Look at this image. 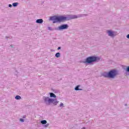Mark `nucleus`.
Returning a JSON list of instances; mask_svg holds the SVG:
<instances>
[{
  "mask_svg": "<svg viewBox=\"0 0 129 129\" xmlns=\"http://www.w3.org/2000/svg\"><path fill=\"white\" fill-rule=\"evenodd\" d=\"M81 16L77 15H69L67 16H53L50 17V21H53V24H56V23H62L66 21H70V20H74L75 19H78Z\"/></svg>",
  "mask_w": 129,
  "mask_h": 129,
  "instance_id": "nucleus-1",
  "label": "nucleus"
},
{
  "mask_svg": "<svg viewBox=\"0 0 129 129\" xmlns=\"http://www.w3.org/2000/svg\"><path fill=\"white\" fill-rule=\"evenodd\" d=\"M49 97L43 96V99L44 100V102L46 105H51V104H53L52 106L57 105V104L59 103V101L57 100L56 97L57 96L53 93H49Z\"/></svg>",
  "mask_w": 129,
  "mask_h": 129,
  "instance_id": "nucleus-2",
  "label": "nucleus"
},
{
  "mask_svg": "<svg viewBox=\"0 0 129 129\" xmlns=\"http://www.w3.org/2000/svg\"><path fill=\"white\" fill-rule=\"evenodd\" d=\"M99 61H100V57L99 56L92 55L87 57L84 61H82V63L90 65L92 63H96V62H99Z\"/></svg>",
  "mask_w": 129,
  "mask_h": 129,
  "instance_id": "nucleus-3",
  "label": "nucleus"
},
{
  "mask_svg": "<svg viewBox=\"0 0 129 129\" xmlns=\"http://www.w3.org/2000/svg\"><path fill=\"white\" fill-rule=\"evenodd\" d=\"M116 75H118V71L115 69L111 70L108 73L104 72L102 74V76L105 78H111L113 79Z\"/></svg>",
  "mask_w": 129,
  "mask_h": 129,
  "instance_id": "nucleus-4",
  "label": "nucleus"
},
{
  "mask_svg": "<svg viewBox=\"0 0 129 129\" xmlns=\"http://www.w3.org/2000/svg\"><path fill=\"white\" fill-rule=\"evenodd\" d=\"M69 28V25L68 24H61L59 26L55 28L56 31H63V30H67Z\"/></svg>",
  "mask_w": 129,
  "mask_h": 129,
  "instance_id": "nucleus-5",
  "label": "nucleus"
},
{
  "mask_svg": "<svg viewBox=\"0 0 129 129\" xmlns=\"http://www.w3.org/2000/svg\"><path fill=\"white\" fill-rule=\"evenodd\" d=\"M107 33L109 37H114V32L112 30H108Z\"/></svg>",
  "mask_w": 129,
  "mask_h": 129,
  "instance_id": "nucleus-6",
  "label": "nucleus"
},
{
  "mask_svg": "<svg viewBox=\"0 0 129 129\" xmlns=\"http://www.w3.org/2000/svg\"><path fill=\"white\" fill-rule=\"evenodd\" d=\"M43 20L42 19H37L36 21V23L37 24H43Z\"/></svg>",
  "mask_w": 129,
  "mask_h": 129,
  "instance_id": "nucleus-7",
  "label": "nucleus"
},
{
  "mask_svg": "<svg viewBox=\"0 0 129 129\" xmlns=\"http://www.w3.org/2000/svg\"><path fill=\"white\" fill-rule=\"evenodd\" d=\"M80 87V85H77V86H76V87L75 88V90H76V91H82V89H80L79 88Z\"/></svg>",
  "mask_w": 129,
  "mask_h": 129,
  "instance_id": "nucleus-8",
  "label": "nucleus"
},
{
  "mask_svg": "<svg viewBox=\"0 0 129 129\" xmlns=\"http://www.w3.org/2000/svg\"><path fill=\"white\" fill-rule=\"evenodd\" d=\"M55 56L56 58H59V57H61V53H60V52H57L55 53Z\"/></svg>",
  "mask_w": 129,
  "mask_h": 129,
  "instance_id": "nucleus-9",
  "label": "nucleus"
},
{
  "mask_svg": "<svg viewBox=\"0 0 129 129\" xmlns=\"http://www.w3.org/2000/svg\"><path fill=\"white\" fill-rule=\"evenodd\" d=\"M40 123H41V124H46L47 120H40Z\"/></svg>",
  "mask_w": 129,
  "mask_h": 129,
  "instance_id": "nucleus-10",
  "label": "nucleus"
},
{
  "mask_svg": "<svg viewBox=\"0 0 129 129\" xmlns=\"http://www.w3.org/2000/svg\"><path fill=\"white\" fill-rule=\"evenodd\" d=\"M15 99L16 100H20V99H22V97L20 95H17L15 96Z\"/></svg>",
  "mask_w": 129,
  "mask_h": 129,
  "instance_id": "nucleus-11",
  "label": "nucleus"
},
{
  "mask_svg": "<svg viewBox=\"0 0 129 129\" xmlns=\"http://www.w3.org/2000/svg\"><path fill=\"white\" fill-rule=\"evenodd\" d=\"M19 5V3H14L12 4V6L13 7H18V5Z\"/></svg>",
  "mask_w": 129,
  "mask_h": 129,
  "instance_id": "nucleus-12",
  "label": "nucleus"
},
{
  "mask_svg": "<svg viewBox=\"0 0 129 129\" xmlns=\"http://www.w3.org/2000/svg\"><path fill=\"white\" fill-rule=\"evenodd\" d=\"M43 126L44 127H48L49 126V123H47L46 124H44Z\"/></svg>",
  "mask_w": 129,
  "mask_h": 129,
  "instance_id": "nucleus-13",
  "label": "nucleus"
},
{
  "mask_svg": "<svg viewBox=\"0 0 129 129\" xmlns=\"http://www.w3.org/2000/svg\"><path fill=\"white\" fill-rule=\"evenodd\" d=\"M59 106H60V107H64V104H63V103H61L59 104Z\"/></svg>",
  "mask_w": 129,
  "mask_h": 129,
  "instance_id": "nucleus-14",
  "label": "nucleus"
},
{
  "mask_svg": "<svg viewBox=\"0 0 129 129\" xmlns=\"http://www.w3.org/2000/svg\"><path fill=\"white\" fill-rule=\"evenodd\" d=\"M126 72L129 73V66L126 67Z\"/></svg>",
  "mask_w": 129,
  "mask_h": 129,
  "instance_id": "nucleus-15",
  "label": "nucleus"
},
{
  "mask_svg": "<svg viewBox=\"0 0 129 129\" xmlns=\"http://www.w3.org/2000/svg\"><path fill=\"white\" fill-rule=\"evenodd\" d=\"M20 121L21 122H24L25 121V120L23 118H20Z\"/></svg>",
  "mask_w": 129,
  "mask_h": 129,
  "instance_id": "nucleus-16",
  "label": "nucleus"
},
{
  "mask_svg": "<svg viewBox=\"0 0 129 129\" xmlns=\"http://www.w3.org/2000/svg\"><path fill=\"white\" fill-rule=\"evenodd\" d=\"M48 30H49V31H53V28L51 27H48Z\"/></svg>",
  "mask_w": 129,
  "mask_h": 129,
  "instance_id": "nucleus-17",
  "label": "nucleus"
},
{
  "mask_svg": "<svg viewBox=\"0 0 129 129\" xmlns=\"http://www.w3.org/2000/svg\"><path fill=\"white\" fill-rule=\"evenodd\" d=\"M9 8H13V5H12V4H9Z\"/></svg>",
  "mask_w": 129,
  "mask_h": 129,
  "instance_id": "nucleus-18",
  "label": "nucleus"
},
{
  "mask_svg": "<svg viewBox=\"0 0 129 129\" xmlns=\"http://www.w3.org/2000/svg\"><path fill=\"white\" fill-rule=\"evenodd\" d=\"M126 37L127 39H129V34H127Z\"/></svg>",
  "mask_w": 129,
  "mask_h": 129,
  "instance_id": "nucleus-19",
  "label": "nucleus"
},
{
  "mask_svg": "<svg viewBox=\"0 0 129 129\" xmlns=\"http://www.w3.org/2000/svg\"><path fill=\"white\" fill-rule=\"evenodd\" d=\"M57 50H61V47L59 46V47L57 48Z\"/></svg>",
  "mask_w": 129,
  "mask_h": 129,
  "instance_id": "nucleus-20",
  "label": "nucleus"
},
{
  "mask_svg": "<svg viewBox=\"0 0 129 129\" xmlns=\"http://www.w3.org/2000/svg\"><path fill=\"white\" fill-rule=\"evenodd\" d=\"M10 47H11V48H14V45H10Z\"/></svg>",
  "mask_w": 129,
  "mask_h": 129,
  "instance_id": "nucleus-21",
  "label": "nucleus"
},
{
  "mask_svg": "<svg viewBox=\"0 0 129 129\" xmlns=\"http://www.w3.org/2000/svg\"><path fill=\"white\" fill-rule=\"evenodd\" d=\"M6 39H9V38H10V36H6Z\"/></svg>",
  "mask_w": 129,
  "mask_h": 129,
  "instance_id": "nucleus-22",
  "label": "nucleus"
},
{
  "mask_svg": "<svg viewBox=\"0 0 129 129\" xmlns=\"http://www.w3.org/2000/svg\"><path fill=\"white\" fill-rule=\"evenodd\" d=\"M81 129H86V128H85V127H83Z\"/></svg>",
  "mask_w": 129,
  "mask_h": 129,
  "instance_id": "nucleus-23",
  "label": "nucleus"
},
{
  "mask_svg": "<svg viewBox=\"0 0 129 129\" xmlns=\"http://www.w3.org/2000/svg\"><path fill=\"white\" fill-rule=\"evenodd\" d=\"M23 117V118H26V116H24Z\"/></svg>",
  "mask_w": 129,
  "mask_h": 129,
  "instance_id": "nucleus-24",
  "label": "nucleus"
}]
</instances>
